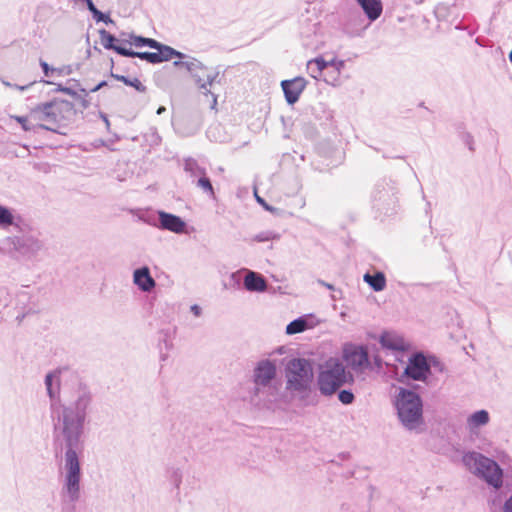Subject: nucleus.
I'll use <instances>...</instances> for the list:
<instances>
[{"mask_svg": "<svg viewBox=\"0 0 512 512\" xmlns=\"http://www.w3.org/2000/svg\"><path fill=\"white\" fill-rule=\"evenodd\" d=\"M55 431L65 452L60 468L61 494L76 502L81 495L80 455L84 448V431L93 398L89 388L68 369L49 372L45 377Z\"/></svg>", "mask_w": 512, "mask_h": 512, "instance_id": "f257e3e1", "label": "nucleus"}, {"mask_svg": "<svg viewBox=\"0 0 512 512\" xmlns=\"http://www.w3.org/2000/svg\"><path fill=\"white\" fill-rule=\"evenodd\" d=\"M99 35L100 42L105 49L113 50L121 56L133 58L136 57L151 64H158L178 58L179 60L174 61V65L185 67L193 74L195 78H197V82L202 88L206 87L205 82L201 83V75L206 74V69L194 63L182 62L181 59L184 57V55L170 46L164 45L152 38L130 35V46H134L136 48L148 46L156 50L155 52H136L126 47L116 46V43L119 42V39L104 29L99 31Z\"/></svg>", "mask_w": 512, "mask_h": 512, "instance_id": "f03ea898", "label": "nucleus"}, {"mask_svg": "<svg viewBox=\"0 0 512 512\" xmlns=\"http://www.w3.org/2000/svg\"><path fill=\"white\" fill-rule=\"evenodd\" d=\"M253 391L251 400L257 405L271 408L281 389L278 362L269 358L259 360L252 371Z\"/></svg>", "mask_w": 512, "mask_h": 512, "instance_id": "7ed1b4c3", "label": "nucleus"}, {"mask_svg": "<svg viewBox=\"0 0 512 512\" xmlns=\"http://www.w3.org/2000/svg\"><path fill=\"white\" fill-rule=\"evenodd\" d=\"M394 407L402 426L414 432H420L424 425L423 402L414 391L400 388L394 398Z\"/></svg>", "mask_w": 512, "mask_h": 512, "instance_id": "20e7f679", "label": "nucleus"}, {"mask_svg": "<svg viewBox=\"0 0 512 512\" xmlns=\"http://www.w3.org/2000/svg\"><path fill=\"white\" fill-rule=\"evenodd\" d=\"M285 377L288 392L298 394L303 405L315 403L309 400L313 374L311 365L307 360L300 358L290 360L286 366Z\"/></svg>", "mask_w": 512, "mask_h": 512, "instance_id": "39448f33", "label": "nucleus"}, {"mask_svg": "<svg viewBox=\"0 0 512 512\" xmlns=\"http://www.w3.org/2000/svg\"><path fill=\"white\" fill-rule=\"evenodd\" d=\"M462 463L470 473L483 479L493 488L500 489L503 486V470L493 457H487L476 451H468L463 454Z\"/></svg>", "mask_w": 512, "mask_h": 512, "instance_id": "423d86ee", "label": "nucleus"}, {"mask_svg": "<svg viewBox=\"0 0 512 512\" xmlns=\"http://www.w3.org/2000/svg\"><path fill=\"white\" fill-rule=\"evenodd\" d=\"M352 380V374L346 370L339 358L330 357L319 366L317 386L324 396H332L340 387Z\"/></svg>", "mask_w": 512, "mask_h": 512, "instance_id": "0eeeda50", "label": "nucleus"}, {"mask_svg": "<svg viewBox=\"0 0 512 512\" xmlns=\"http://www.w3.org/2000/svg\"><path fill=\"white\" fill-rule=\"evenodd\" d=\"M344 66L343 60L336 58L325 60L323 56H319L307 62V71L312 78L321 79L329 85L337 86L341 83Z\"/></svg>", "mask_w": 512, "mask_h": 512, "instance_id": "6e6552de", "label": "nucleus"}, {"mask_svg": "<svg viewBox=\"0 0 512 512\" xmlns=\"http://www.w3.org/2000/svg\"><path fill=\"white\" fill-rule=\"evenodd\" d=\"M46 105L53 132H58L60 128L66 127L75 116L74 105L68 100L54 99L46 102Z\"/></svg>", "mask_w": 512, "mask_h": 512, "instance_id": "1a4fd4ad", "label": "nucleus"}, {"mask_svg": "<svg viewBox=\"0 0 512 512\" xmlns=\"http://www.w3.org/2000/svg\"><path fill=\"white\" fill-rule=\"evenodd\" d=\"M379 343L394 357L395 361L405 362L410 344L401 334L395 331H384L380 335Z\"/></svg>", "mask_w": 512, "mask_h": 512, "instance_id": "9d476101", "label": "nucleus"}, {"mask_svg": "<svg viewBox=\"0 0 512 512\" xmlns=\"http://www.w3.org/2000/svg\"><path fill=\"white\" fill-rule=\"evenodd\" d=\"M342 357L347 366L355 372H362L370 366L367 347L348 343L343 346Z\"/></svg>", "mask_w": 512, "mask_h": 512, "instance_id": "9b49d317", "label": "nucleus"}, {"mask_svg": "<svg viewBox=\"0 0 512 512\" xmlns=\"http://www.w3.org/2000/svg\"><path fill=\"white\" fill-rule=\"evenodd\" d=\"M404 374L416 381H425L430 373V365L423 353H413L405 358Z\"/></svg>", "mask_w": 512, "mask_h": 512, "instance_id": "f8f14e48", "label": "nucleus"}, {"mask_svg": "<svg viewBox=\"0 0 512 512\" xmlns=\"http://www.w3.org/2000/svg\"><path fill=\"white\" fill-rule=\"evenodd\" d=\"M491 420L487 410L481 409L472 412L466 418L465 427L471 436H478L480 430L487 426Z\"/></svg>", "mask_w": 512, "mask_h": 512, "instance_id": "ddd939ff", "label": "nucleus"}, {"mask_svg": "<svg viewBox=\"0 0 512 512\" xmlns=\"http://www.w3.org/2000/svg\"><path fill=\"white\" fill-rule=\"evenodd\" d=\"M306 85L307 81L303 77H295L291 80L282 81L281 86L287 102L289 104L297 102Z\"/></svg>", "mask_w": 512, "mask_h": 512, "instance_id": "4468645a", "label": "nucleus"}, {"mask_svg": "<svg viewBox=\"0 0 512 512\" xmlns=\"http://www.w3.org/2000/svg\"><path fill=\"white\" fill-rule=\"evenodd\" d=\"M321 323V320L312 314L301 316L286 326V334L294 335L313 329Z\"/></svg>", "mask_w": 512, "mask_h": 512, "instance_id": "2eb2a0df", "label": "nucleus"}, {"mask_svg": "<svg viewBox=\"0 0 512 512\" xmlns=\"http://www.w3.org/2000/svg\"><path fill=\"white\" fill-rule=\"evenodd\" d=\"M237 275H243L244 287L249 292H264L267 288L266 280L257 272L244 270L242 272H238Z\"/></svg>", "mask_w": 512, "mask_h": 512, "instance_id": "dca6fc26", "label": "nucleus"}, {"mask_svg": "<svg viewBox=\"0 0 512 512\" xmlns=\"http://www.w3.org/2000/svg\"><path fill=\"white\" fill-rule=\"evenodd\" d=\"M158 216L161 229L177 234L185 231L186 223L179 216L164 211H159Z\"/></svg>", "mask_w": 512, "mask_h": 512, "instance_id": "f3484780", "label": "nucleus"}, {"mask_svg": "<svg viewBox=\"0 0 512 512\" xmlns=\"http://www.w3.org/2000/svg\"><path fill=\"white\" fill-rule=\"evenodd\" d=\"M29 113L35 130L45 129L51 131L49 112L46 103L36 105Z\"/></svg>", "mask_w": 512, "mask_h": 512, "instance_id": "a211bd4d", "label": "nucleus"}, {"mask_svg": "<svg viewBox=\"0 0 512 512\" xmlns=\"http://www.w3.org/2000/svg\"><path fill=\"white\" fill-rule=\"evenodd\" d=\"M133 282L140 290L144 292H150L156 284L147 267H141L134 271Z\"/></svg>", "mask_w": 512, "mask_h": 512, "instance_id": "6ab92c4d", "label": "nucleus"}, {"mask_svg": "<svg viewBox=\"0 0 512 512\" xmlns=\"http://www.w3.org/2000/svg\"><path fill=\"white\" fill-rule=\"evenodd\" d=\"M361 6L369 20L375 21L382 13L383 7L381 0H356Z\"/></svg>", "mask_w": 512, "mask_h": 512, "instance_id": "aec40b11", "label": "nucleus"}, {"mask_svg": "<svg viewBox=\"0 0 512 512\" xmlns=\"http://www.w3.org/2000/svg\"><path fill=\"white\" fill-rule=\"evenodd\" d=\"M477 447L479 450L493 458L500 460L501 462H505V460L509 458V455L503 449L495 446L491 441L487 439H481Z\"/></svg>", "mask_w": 512, "mask_h": 512, "instance_id": "412c9836", "label": "nucleus"}, {"mask_svg": "<svg viewBox=\"0 0 512 512\" xmlns=\"http://www.w3.org/2000/svg\"><path fill=\"white\" fill-rule=\"evenodd\" d=\"M363 279L375 291H382L386 286V279L382 272L373 275L366 273Z\"/></svg>", "mask_w": 512, "mask_h": 512, "instance_id": "4be33fe9", "label": "nucleus"}, {"mask_svg": "<svg viewBox=\"0 0 512 512\" xmlns=\"http://www.w3.org/2000/svg\"><path fill=\"white\" fill-rule=\"evenodd\" d=\"M115 78L118 81L123 82L125 85L133 87L138 92L143 93V92L146 91L145 85L140 81V79H138L136 77L133 78V79H130V78H128L126 76H123V75H116Z\"/></svg>", "mask_w": 512, "mask_h": 512, "instance_id": "5701e85b", "label": "nucleus"}, {"mask_svg": "<svg viewBox=\"0 0 512 512\" xmlns=\"http://www.w3.org/2000/svg\"><path fill=\"white\" fill-rule=\"evenodd\" d=\"M17 123H19L24 131H33L34 126L31 122L30 113L27 116H11Z\"/></svg>", "mask_w": 512, "mask_h": 512, "instance_id": "b1692460", "label": "nucleus"}, {"mask_svg": "<svg viewBox=\"0 0 512 512\" xmlns=\"http://www.w3.org/2000/svg\"><path fill=\"white\" fill-rule=\"evenodd\" d=\"M197 186L200 187L203 191H205L209 196H215V192L211 184V181L205 175L198 179Z\"/></svg>", "mask_w": 512, "mask_h": 512, "instance_id": "393cba45", "label": "nucleus"}, {"mask_svg": "<svg viewBox=\"0 0 512 512\" xmlns=\"http://www.w3.org/2000/svg\"><path fill=\"white\" fill-rule=\"evenodd\" d=\"M13 223V215L11 212L0 205V226H9Z\"/></svg>", "mask_w": 512, "mask_h": 512, "instance_id": "a878e982", "label": "nucleus"}, {"mask_svg": "<svg viewBox=\"0 0 512 512\" xmlns=\"http://www.w3.org/2000/svg\"><path fill=\"white\" fill-rule=\"evenodd\" d=\"M338 399L341 403L348 405L351 404L354 400V395L351 391L342 390L338 394Z\"/></svg>", "mask_w": 512, "mask_h": 512, "instance_id": "bb28decb", "label": "nucleus"}, {"mask_svg": "<svg viewBox=\"0 0 512 512\" xmlns=\"http://www.w3.org/2000/svg\"><path fill=\"white\" fill-rule=\"evenodd\" d=\"M172 478H173V482L175 483L176 486H179L180 483H181V472L177 469V470H174L172 472Z\"/></svg>", "mask_w": 512, "mask_h": 512, "instance_id": "cd10ccee", "label": "nucleus"}, {"mask_svg": "<svg viewBox=\"0 0 512 512\" xmlns=\"http://www.w3.org/2000/svg\"><path fill=\"white\" fill-rule=\"evenodd\" d=\"M87 5H88L89 10H90L93 14H100L101 18H99V20H104V15H103L100 11H98V10L96 9V7L94 6V4H93V2H92L91 0H88Z\"/></svg>", "mask_w": 512, "mask_h": 512, "instance_id": "c85d7f7f", "label": "nucleus"}, {"mask_svg": "<svg viewBox=\"0 0 512 512\" xmlns=\"http://www.w3.org/2000/svg\"><path fill=\"white\" fill-rule=\"evenodd\" d=\"M190 311L195 317H200L202 315V308L197 304H193L190 307Z\"/></svg>", "mask_w": 512, "mask_h": 512, "instance_id": "c756f323", "label": "nucleus"}, {"mask_svg": "<svg viewBox=\"0 0 512 512\" xmlns=\"http://www.w3.org/2000/svg\"><path fill=\"white\" fill-rule=\"evenodd\" d=\"M40 65H41V67L43 69V72H44L45 76H49V73L54 71V69H51L49 67V65L45 61L41 60L40 61Z\"/></svg>", "mask_w": 512, "mask_h": 512, "instance_id": "7c9ffc66", "label": "nucleus"}, {"mask_svg": "<svg viewBox=\"0 0 512 512\" xmlns=\"http://www.w3.org/2000/svg\"><path fill=\"white\" fill-rule=\"evenodd\" d=\"M505 512H512V495L506 500L504 504Z\"/></svg>", "mask_w": 512, "mask_h": 512, "instance_id": "2f4dec72", "label": "nucleus"}, {"mask_svg": "<svg viewBox=\"0 0 512 512\" xmlns=\"http://www.w3.org/2000/svg\"><path fill=\"white\" fill-rule=\"evenodd\" d=\"M116 46L126 47V48H129V49H131V47H132V46H130L129 38L128 39H122V40L119 39V42L116 43Z\"/></svg>", "mask_w": 512, "mask_h": 512, "instance_id": "473e14b6", "label": "nucleus"}, {"mask_svg": "<svg viewBox=\"0 0 512 512\" xmlns=\"http://www.w3.org/2000/svg\"><path fill=\"white\" fill-rule=\"evenodd\" d=\"M504 463L508 464L507 475L512 480V460L509 457L508 459L505 460Z\"/></svg>", "mask_w": 512, "mask_h": 512, "instance_id": "72a5a7b5", "label": "nucleus"}, {"mask_svg": "<svg viewBox=\"0 0 512 512\" xmlns=\"http://www.w3.org/2000/svg\"><path fill=\"white\" fill-rule=\"evenodd\" d=\"M257 200H258L261 204H263V205L266 207V209H269V208L264 204V201H263L260 197H258V198H257Z\"/></svg>", "mask_w": 512, "mask_h": 512, "instance_id": "f704fd0d", "label": "nucleus"}, {"mask_svg": "<svg viewBox=\"0 0 512 512\" xmlns=\"http://www.w3.org/2000/svg\"><path fill=\"white\" fill-rule=\"evenodd\" d=\"M15 87H16L17 89H19V90H21V91H22V90H24L27 86H15Z\"/></svg>", "mask_w": 512, "mask_h": 512, "instance_id": "c9c22d12", "label": "nucleus"}, {"mask_svg": "<svg viewBox=\"0 0 512 512\" xmlns=\"http://www.w3.org/2000/svg\"><path fill=\"white\" fill-rule=\"evenodd\" d=\"M216 103H217V99H216V97H215V96H213V106H215V105H216Z\"/></svg>", "mask_w": 512, "mask_h": 512, "instance_id": "e433bc0d", "label": "nucleus"}, {"mask_svg": "<svg viewBox=\"0 0 512 512\" xmlns=\"http://www.w3.org/2000/svg\"><path fill=\"white\" fill-rule=\"evenodd\" d=\"M328 289H333V286L331 284H324Z\"/></svg>", "mask_w": 512, "mask_h": 512, "instance_id": "4c0bfd02", "label": "nucleus"}, {"mask_svg": "<svg viewBox=\"0 0 512 512\" xmlns=\"http://www.w3.org/2000/svg\"><path fill=\"white\" fill-rule=\"evenodd\" d=\"M94 16L97 18V20H99V18H101L100 14H94Z\"/></svg>", "mask_w": 512, "mask_h": 512, "instance_id": "58836bf2", "label": "nucleus"}, {"mask_svg": "<svg viewBox=\"0 0 512 512\" xmlns=\"http://www.w3.org/2000/svg\"><path fill=\"white\" fill-rule=\"evenodd\" d=\"M509 59H510V61L512 62V50L510 51Z\"/></svg>", "mask_w": 512, "mask_h": 512, "instance_id": "ea45409f", "label": "nucleus"}, {"mask_svg": "<svg viewBox=\"0 0 512 512\" xmlns=\"http://www.w3.org/2000/svg\"><path fill=\"white\" fill-rule=\"evenodd\" d=\"M206 78H207V81H208L209 83H211V81H210V76H209L208 74L206 75Z\"/></svg>", "mask_w": 512, "mask_h": 512, "instance_id": "a19ab883", "label": "nucleus"}, {"mask_svg": "<svg viewBox=\"0 0 512 512\" xmlns=\"http://www.w3.org/2000/svg\"><path fill=\"white\" fill-rule=\"evenodd\" d=\"M166 359V356L165 355H162L161 356V360L164 361Z\"/></svg>", "mask_w": 512, "mask_h": 512, "instance_id": "79ce46f5", "label": "nucleus"}, {"mask_svg": "<svg viewBox=\"0 0 512 512\" xmlns=\"http://www.w3.org/2000/svg\"><path fill=\"white\" fill-rule=\"evenodd\" d=\"M104 84H105V82L99 84V86L96 89H98L99 87H102Z\"/></svg>", "mask_w": 512, "mask_h": 512, "instance_id": "37998d69", "label": "nucleus"}, {"mask_svg": "<svg viewBox=\"0 0 512 512\" xmlns=\"http://www.w3.org/2000/svg\"><path fill=\"white\" fill-rule=\"evenodd\" d=\"M162 110H164V108H160V109L158 110V113H161V112H162Z\"/></svg>", "mask_w": 512, "mask_h": 512, "instance_id": "c03bdc74", "label": "nucleus"}]
</instances>
